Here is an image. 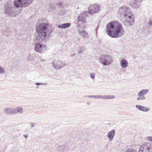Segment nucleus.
I'll use <instances>...</instances> for the list:
<instances>
[{
  "label": "nucleus",
  "instance_id": "7ed1b4c3",
  "mask_svg": "<svg viewBox=\"0 0 152 152\" xmlns=\"http://www.w3.org/2000/svg\"><path fill=\"white\" fill-rule=\"evenodd\" d=\"M131 14V10L129 7L126 6H122L120 7L118 11V14L121 16V17L126 18Z\"/></svg>",
  "mask_w": 152,
  "mask_h": 152
},
{
  "label": "nucleus",
  "instance_id": "f257e3e1",
  "mask_svg": "<svg viewBox=\"0 0 152 152\" xmlns=\"http://www.w3.org/2000/svg\"><path fill=\"white\" fill-rule=\"evenodd\" d=\"M48 24L42 23L36 28V39L38 42L45 43L51 36V31L48 29Z\"/></svg>",
  "mask_w": 152,
  "mask_h": 152
},
{
  "label": "nucleus",
  "instance_id": "c756f323",
  "mask_svg": "<svg viewBox=\"0 0 152 152\" xmlns=\"http://www.w3.org/2000/svg\"><path fill=\"white\" fill-rule=\"evenodd\" d=\"M152 26V23L151 21H149V23L148 24V26L149 27Z\"/></svg>",
  "mask_w": 152,
  "mask_h": 152
},
{
  "label": "nucleus",
  "instance_id": "4c0bfd02",
  "mask_svg": "<svg viewBox=\"0 0 152 152\" xmlns=\"http://www.w3.org/2000/svg\"><path fill=\"white\" fill-rule=\"evenodd\" d=\"M2 0H0V1H1Z\"/></svg>",
  "mask_w": 152,
  "mask_h": 152
},
{
  "label": "nucleus",
  "instance_id": "5701e85b",
  "mask_svg": "<svg viewBox=\"0 0 152 152\" xmlns=\"http://www.w3.org/2000/svg\"><path fill=\"white\" fill-rule=\"evenodd\" d=\"M149 91L148 89H142L140 91L138 94H140L144 96Z\"/></svg>",
  "mask_w": 152,
  "mask_h": 152
},
{
  "label": "nucleus",
  "instance_id": "473e14b6",
  "mask_svg": "<svg viewBox=\"0 0 152 152\" xmlns=\"http://www.w3.org/2000/svg\"><path fill=\"white\" fill-rule=\"evenodd\" d=\"M35 125V124L33 123H31V126L32 127H34Z\"/></svg>",
  "mask_w": 152,
  "mask_h": 152
},
{
  "label": "nucleus",
  "instance_id": "bb28decb",
  "mask_svg": "<svg viewBox=\"0 0 152 152\" xmlns=\"http://www.w3.org/2000/svg\"><path fill=\"white\" fill-rule=\"evenodd\" d=\"M5 72V71L2 67L0 66V74L4 73Z\"/></svg>",
  "mask_w": 152,
  "mask_h": 152
},
{
  "label": "nucleus",
  "instance_id": "2eb2a0df",
  "mask_svg": "<svg viewBox=\"0 0 152 152\" xmlns=\"http://www.w3.org/2000/svg\"><path fill=\"white\" fill-rule=\"evenodd\" d=\"M4 112L7 114L13 115L14 114V109L11 108H6L4 109Z\"/></svg>",
  "mask_w": 152,
  "mask_h": 152
},
{
  "label": "nucleus",
  "instance_id": "cd10ccee",
  "mask_svg": "<svg viewBox=\"0 0 152 152\" xmlns=\"http://www.w3.org/2000/svg\"><path fill=\"white\" fill-rule=\"evenodd\" d=\"M94 98L96 99H102V95H94Z\"/></svg>",
  "mask_w": 152,
  "mask_h": 152
},
{
  "label": "nucleus",
  "instance_id": "dca6fc26",
  "mask_svg": "<svg viewBox=\"0 0 152 152\" xmlns=\"http://www.w3.org/2000/svg\"><path fill=\"white\" fill-rule=\"evenodd\" d=\"M128 63L127 61L125 59H122L120 61V65L123 68H125L128 66Z\"/></svg>",
  "mask_w": 152,
  "mask_h": 152
},
{
  "label": "nucleus",
  "instance_id": "a878e982",
  "mask_svg": "<svg viewBox=\"0 0 152 152\" xmlns=\"http://www.w3.org/2000/svg\"><path fill=\"white\" fill-rule=\"evenodd\" d=\"M85 50V48L84 47H81L79 49L78 53L79 54L82 53Z\"/></svg>",
  "mask_w": 152,
  "mask_h": 152
},
{
  "label": "nucleus",
  "instance_id": "9b49d317",
  "mask_svg": "<svg viewBox=\"0 0 152 152\" xmlns=\"http://www.w3.org/2000/svg\"><path fill=\"white\" fill-rule=\"evenodd\" d=\"M100 10L99 6L96 4H94L92 5L88 8L89 14H94L99 12Z\"/></svg>",
  "mask_w": 152,
  "mask_h": 152
},
{
  "label": "nucleus",
  "instance_id": "f8f14e48",
  "mask_svg": "<svg viewBox=\"0 0 152 152\" xmlns=\"http://www.w3.org/2000/svg\"><path fill=\"white\" fill-rule=\"evenodd\" d=\"M35 50L36 51L40 53L45 51L47 49L46 46L42 45L39 42H37L35 45Z\"/></svg>",
  "mask_w": 152,
  "mask_h": 152
},
{
  "label": "nucleus",
  "instance_id": "7c9ffc66",
  "mask_svg": "<svg viewBox=\"0 0 152 152\" xmlns=\"http://www.w3.org/2000/svg\"><path fill=\"white\" fill-rule=\"evenodd\" d=\"M94 95H90V96H86V97H88L89 98H94Z\"/></svg>",
  "mask_w": 152,
  "mask_h": 152
},
{
  "label": "nucleus",
  "instance_id": "412c9836",
  "mask_svg": "<svg viewBox=\"0 0 152 152\" xmlns=\"http://www.w3.org/2000/svg\"><path fill=\"white\" fill-rule=\"evenodd\" d=\"M70 25L69 23H65L58 25V27L59 28H65L69 27Z\"/></svg>",
  "mask_w": 152,
  "mask_h": 152
},
{
  "label": "nucleus",
  "instance_id": "1a4fd4ad",
  "mask_svg": "<svg viewBox=\"0 0 152 152\" xmlns=\"http://www.w3.org/2000/svg\"><path fill=\"white\" fill-rule=\"evenodd\" d=\"M89 12L87 11L81 12L78 16L77 19V23L83 24L86 22V17L88 16Z\"/></svg>",
  "mask_w": 152,
  "mask_h": 152
},
{
  "label": "nucleus",
  "instance_id": "c9c22d12",
  "mask_svg": "<svg viewBox=\"0 0 152 152\" xmlns=\"http://www.w3.org/2000/svg\"><path fill=\"white\" fill-rule=\"evenodd\" d=\"M74 55V54H72L71 55V56H73Z\"/></svg>",
  "mask_w": 152,
  "mask_h": 152
},
{
  "label": "nucleus",
  "instance_id": "a211bd4d",
  "mask_svg": "<svg viewBox=\"0 0 152 152\" xmlns=\"http://www.w3.org/2000/svg\"><path fill=\"white\" fill-rule=\"evenodd\" d=\"M78 33L80 35L82 36L84 38H87L89 37L88 33L86 31H79Z\"/></svg>",
  "mask_w": 152,
  "mask_h": 152
},
{
  "label": "nucleus",
  "instance_id": "e433bc0d",
  "mask_svg": "<svg viewBox=\"0 0 152 152\" xmlns=\"http://www.w3.org/2000/svg\"><path fill=\"white\" fill-rule=\"evenodd\" d=\"M38 88V86H37V87H36V88Z\"/></svg>",
  "mask_w": 152,
  "mask_h": 152
},
{
  "label": "nucleus",
  "instance_id": "9d476101",
  "mask_svg": "<svg viewBox=\"0 0 152 152\" xmlns=\"http://www.w3.org/2000/svg\"><path fill=\"white\" fill-rule=\"evenodd\" d=\"M54 68L56 69H59L66 65L65 62L59 61H55L52 63Z\"/></svg>",
  "mask_w": 152,
  "mask_h": 152
},
{
  "label": "nucleus",
  "instance_id": "f3484780",
  "mask_svg": "<svg viewBox=\"0 0 152 152\" xmlns=\"http://www.w3.org/2000/svg\"><path fill=\"white\" fill-rule=\"evenodd\" d=\"M115 131L114 130H112L110 132L107 134V137L109 139L110 141L113 140L115 135Z\"/></svg>",
  "mask_w": 152,
  "mask_h": 152
},
{
  "label": "nucleus",
  "instance_id": "72a5a7b5",
  "mask_svg": "<svg viewBox=\"0 0 152 152\" xmlns=\"http://www.w3.org/2000/svg\"><path fill=\"white\" fill-rule=\"evenodd\" d=\"M42 84L41 83H36V84L37 85V86H39L40 84Z\"/></svg>",
  "mask_w": 152,
  "mask_h": 152
},
{
  "label": "nucleus",
  "instance_id": "aec40b11",
  "mask_svg": "<svg viewBox=\"0 0 152 152\" xmlns=\"http://www.w3.org/2000/svg\"><path fill=\"white\" fill-rule=\"evenodd\" d=\"M115 98L114 95H102V99H113Z\"/></svg>",
  "mask_w": 152,
  "mask_h": 152
},
{
  "label": "nucleus",
  "instance_id": "b1692460",
  "mask_svg": "<svg viewBox=\"0 0 152 152\" xmlns=\"http://www.w3.org/2000/svg\"><path fill=\"white\" fill-rule=\"evenodd\" d=\"M137 95L138 96V97L137 99V100H143L145 99V97L143 95L140 94H138Z\"/></svg>",
  "mask_w": 152,
  "mask_h": 152
},
{
  "label": "nucleus",
  "instance_id": "f704fd0d",
  "mask_svg": "<svg viewBox=\"0 0 152 152\" xmlns=\"http://www.w3.org/2000/svg\"><path fill=\"white\" fill-rule=\"evenodd\" d=\"M24 137L25 138H27L28 137V135H24Z\"/></svg>",
  "mask_w": 152,
  "mask_h": 152
},
{
  "label": "nucleus",
  "instance_id": "2f4dec72",
  "mask_svg": "<svg viewBox=\"0 0 152 152\" xmlns=\"http://www.w3.org/2000/svg\"><path fill=\"white\" fill-rule=\"evenodd\" d=\"M148 139L149 140L152 141V137L149 136L148 137Z\"/></svg>",
  "mask_w": 152,
  "mask_h": 152
},
{
  "label": "nucleus",
  "instance_id": "4be33fe9",
  "mask_svg": "<svg viewBox=\"0 0 152 152\" xmlns=\"http://www.w3.org/2000/svg\"><path fill=\"white\" fill-rule=\"evenodd\" d=\"M64 151H66L67 152L69 151V150H72L73 148L72 147L71 145H64Z\"/></svg>",
  "mask_w": 152,
  "mask_h": 152
},
{
  "label": "nucleus",
  "instance_id": "423d86ee",
  "mask_svg": "<svg viewBox=\"0 0 152 152\" xmlns=\"http://www.w3.org/2000/svg\"><path fill=\"white\" fill-rule=\"evenodd\" d=\"M125 152H133L132 149H128ZM139 152H152V146L149 143H145L141 145Z\"/></svg>",
  "mask_w": 152,
  "mask_h": 152
},
{
  "label": "nucleus",
  "instance_id": "ddd939ff",
  "mask_svg": "<svg viewBox=\"0 0 152 152\" xmlns=\"http://www.w3.org/2000/svg\"><path fill=\"white\" fill-rule=\"evenodd\" d=\"M135 107H136L139 110L143 112H147L150 110V109L149 108L140 105H136Z\"/></svg>",
  "mask_w": 152,
  "mask_h": 152
},
{
  "label": "nucleus",
  "instance_id": "c85d7f7f",
  "mask_svg": "<svg viewBox=\"0 0 152 152\" xmlns=\"http://www.w3.org/2000/svg\"><path fill=\"white\" fill-rule=\"evenodd\" d=\"M90 77L91 78L93 79H94L95 77V75L94 73H91L90 74Z\"/></svg>",
  "mask_w": 152,
  "mask_h": 152
},
{
  "label": "nucleus",
  "instance_id": "0eeeda50",
  "mask_svg": "<svg viewBox=\"0 0 152 152\" xmlns=\"http://www.w3.org/2000/svg\"><path fill=\"white\" fill-rule=\"evenodd\" d=\"M121 20L125 25L130 26L133 25L134 20V18L132 17L131 15H129L126 18L125 17L122 18Z\"/></svg>",
  "mask_w": 152,
  "mask_h": 152
},
{
  "label": "nucleus",
  "instance_id": "20e7f679",
  "mask_svg": "<svg viewBox=\"0 0 152 152\" xmlns=\"http://www.w3.org/2000/svg\"><path fill=\"white\" fill-rule=\"evenodd\" d=\"M100 64L106 66L110 65L113 61V58L111 56L107 54L102 55L99 59Z\"/></svg>",
  "mask_w": 152,
  "mask_h": 152
},
{
  "label": "nucleus",
  "instance_id": "393cba45",
  "mask_svg": "<svg viewBox=\"0 0 152 152\" xmlns=\"http://www.w3.org/2000/svg\"><path fill=\"white\" fill-rule=\"evenodd\" d=\"M64 145H62L61 146H60L58 148V150L60 151H64Z\"/></svg>",
  "mask_w": 152,
  "mask_h": 152
},
{
  "label": "nucleus",
  "instance_id": "6e6552de",
  "mask_svg": "<svg viewBox=\"0 0 152 152\" xmlns=\"http://www.w3.org/2000/svg\"><path fill=\"white\" fill-rule=\"evenodd\" d=\"M5 13L9 16L11 17L15 16V13L14 11V6L12 4L8 5H5Z\"/></svg>",
  "mask_w": 152,
  "mask_h": 152
},
{
  "label": "nucleus",
  "instance_id": "4468645a",
  "mask_svg": "<svg viewBox=\"0 0 152 152\" xmlns=\"http://www.w3.org/2000/svg\"><path fill=\"white\" fill-rule=\"evenodd\" d=\"M14 109V114L23 113V108L21 107H18Z\"/></svg>",
  "mask_w": 152,
  "mask_h": 152
},
{
  "label": "nucleus",
  "instance_id": "f03ea898",
  "mask_svg": "<svg viewBox=\"0 0 152 152\" xmlns=\"http://www.w3.org/2000/svg\"><path fill=\"white\" fill-rule=\"evenodd\" d=\"M106 33L112 38H118L123 34L122 25L116 21L110 22L106 26Z\"/></svg>",
  "mask_w": 152,
  "mask_h": 152
},
{
  "label": "nucleus",
  "instance_id": "6ab92c4d",
  "mask_svg": "<svg viewBox=\"0 0 152 152\" xmlns=\"http://www.w3.org/2000/svg\"><path fill=\"white\" fill-rule=\"evenodd\" d=\"M130 4L132 7L135 8H138L139 7V4L137 3V2L136 0H132L130 3Z\"/></svg>",
  "mask_w": 152,
  "mask_h": 152
},
{
  "label": "nucleus",
  "instance_id": "39448f33",
  "mask_svg": "<svg viewBox=\"0 0 152 152\" xmlns=\"http://www.w3.org/2000/svg\"><path fill=\"white\" fill-rule=\"evenodd\" d=\"M33 0H15L14 4L16 7H23L28 6Z\"/></svg>",
  "mask_w": 152,
  "mask_h": 152
}]
</instances>
